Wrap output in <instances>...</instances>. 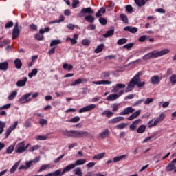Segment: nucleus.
<instances>
[{
    "mask_svg": "<svg viewBox=\"0 0 176 176\" xmlns=\"http://www.w3.org/2000/svg\"><path fill=\"white\" fill-rule=\"evenodd\" d=\"M62 134L66 137H71L72 138H85L89 135V132L86 131L64 130L62 131Z\"/></svg>",
    "mask_w": 176,
    "mask_h": 176,
    "instance_id": "f257e3e1",
    "label": "nucleus"
},
{
    "mask_svg": "<svg viewBox=\"0 0 176 176\" xmlns=\"http://www.w3.org/2000/svg\"><path fill=\"white\" fill-rule=\"evenodd\" d=\"M141 75H142V72H139L133 78L131 79L128 83V89H134L135 86H138L139 88L144 87V86H145V81L140 82L141 80L140 76H141Z\"/></svg>",
    "mask_w": 176,
    "mask_h": 176,
    "instance_id": "f03ea898",
    "label": "nucleus"
},
{
    "mask_svg": "<svg viewBox=\"0 0 176 176\" xmlns=\"http://www.w3.org/2000/svg\"><path fill=\"white\" fill-rule=\"evenodd\" d=\"M166 118V115L164 113H161L160 116L153 122V120H151L148 122V126L149 129H152V127H155L158 123H160V122H163L164 119Z\"/></svg>",
    "mask_w": 176,
    "mask_h": 176,
    "instance_id": "7ed1b4c3",
    "label": "nucleus"
},
{
    "mask_svg": "<svg viewBox=\"0 0 176 176\" xmlns=\"http://www.w3.org/2000/svg\"><path fill=\"white\" fill-rule=\"evenodd\" d=\"M28 146H30V144L25 146V142H21L16 146L15 152L16 153H23L25 152Z\"/></svg>",
    "mask_w": 176,
    "mask_h": 176,
    "instance_id": "20e7f679",
    "label": "nucleus"
},
{
    "mask_svg": "<svg viewBox=\"0 0 176 176\" xmlns=\"http://www.w3.org/2000/svg\"><path fill=\"white\" fill-rule=\"evenodd\" d=\"M168 53H170V50L168 49H164L160 52L154 50L151 52V56L153 58H157L162 57V56H165V54H168Z\"/></svg>",
    "mask_w": 176,
    "mask_h": 176,
    "instance_id": "39448f33",
    "label": "nucleus"
},
{
    "mask_svg": "<svg viewBox=\"0 0 176 176\" xmlns=\"http://www.w3.org/2000/svg\"><path fill=\"white\" fill-rule=\"evenodd\" d=\"M32 96V93H28L25 95H23L19 99V102L20 104H27V102H30L31 101V96Z\"/></svg>",
    "mask_w": 176,
    "mask_h": 176,
    "instance_id": "423d86ee",
    "label": "nucleus"
},
{
    "mask_svg": "<svg viewBox=\"0 0 176 176\" xmlns=\"http://www.w3.org/2000/svg\"><path fill=\"white\" fill-rule=\"evenodd\" d=\"M123 93H124V91L120 90L119 91L118 94H110L107 100V101H115V100H118L120 97V96H122Z\"/></svg>",
    "mask_w": 176,
    "mask_h": 176,
    "instance_id": "0eeeda50",
    "label": "nucleus"
},
{
    "mask_svg": "<svg viewBox=\"0 0 176 176\" xmlns=\"http://www.w3.org/2000/svg\"><path fill=\"white\" fill-rule=\"evenodd\" d=\"M86 13L89 14H93L94 13V10L91 9V8L88 7L87 8H82L81 11L78 14V17H83Z\"/></svg>",
    "mask_w": 176,
    "mask_h": 176,
    "instance_id": "6e6552de",
    "label": "nucleus"
},
{
    "mask_svg": "<svg viewBox=\"0 0 176 176\" xmlns=\"http://www.w3.org/2000/svg\"><path fill=\"white\" fill-rule=\"evenodd\" d=\"M20 36V28L19 23H16L12 30V39H17Z\"/></svg>",
    "mask_w": 176,
    "mask_h": 176,
    "instance_id": "1a4fd4ad",
    "label": "nucleus"
},
{
    "mask_svg": "<svg viewBox=\"0 0 176 176\" xmlns=\"http://www.w3.org/2000/svg\"><path fill=\"white\" fill-rule=\"evenodd\" d=\"M17 126H19V121H16L13 123V124H12L7 130L6 132V138H8L10 134L12 133V132L13 131V130H16V128L17 127Z\"/></svg>",
    "mask_w": 176,
    "mask_h": 176,
    "instance_id": "9d476101",
    "label": "nucleus"
},
{
    "mask_svg": "<svg viewBox=\"0 0 176 176\" xmlns=\"http://www.w3.org/2000/svg\"><path fill=\"white\" fill-rule=\"evenodd\" d=\"M135 111L133 107H129L125 108L121 113H120V116H124L125 115H130V113H133Z\"/></svg>",
    "mask_w": 176,
    "mask_h": 176,
    "instance_id": "9b49d317",
    "label": "nucleus"
},
{
    "mask_svg": "<svg viewBox=\"0 0 176 176\" xmlns=\"http://www.w3.org/2000/svg\"><path fill=\"white\" fill-rule=\"evenodd\" d=\"M96 104H89L87 107L80 109L78 112L79 113H83V112H89V111H93L96 108Z\"/></svg>",
    "mask_w": 176,
    "mask_h": 176,
    "instance_id": "f8f14e48",
    "label": "nucleus"
},
{
    "mask_svg": "<svg viewBox=\"0 0 176 176\" xmlns=\"http://www.w3.org/2000/svg\"><path fill=\"white\" fill-rule=\"evenodd\" d=\"M110 134H111V131H109V129H106L104 131H102V133H100V138L104 140L105 138H108V137H109Z\"/></svg>",
    "mask_w": 176,
    "mask_h": 176,
    "instance_id": "ddd939ff",
    "label": "nucleus"
},
{
    "mask_svg": "<svg viewBox=\"0 0 176 176\" xmlns=\"http://www.w3.org/2000/svg\"><path fill=\"white\" fill-rule=\"evenodd\" d=\"M141 123V119L135 120L129 126L130 130H132V131H134L137 127H138V124Z\"/></svg>",
    "mask_w": 176,
    "mask_h": 176,
    "instance_id": "4468645a",
    "label": "nucleus"
},
{
    "mask_svg": "<svg viewBox=\"0 0 176 176\" xmlns=\"http://www.w3.org/2000/svg\"><path fill=\"white\" fill-rule=\"evenodd\" d=\"M124 31H129L132 34H135V32H138V28L136 27H131V26H126L124 28Z\"/></svg>",
    "mask_w": 176,
    "mask_h": 176,
    "instance_id": "2eb2a0df",
    "label": "nucleus"
},
{
    "mask_svg": "<svg viewBox=\"0 0 176 176\" xmlns=\"http://www.w3.org/2000/svg\"><path fill=\"white\" fill-rule=\"evenodd\" d=\"M78 38H79V35L75 34H74V38H73L67 37L66 38V41H67V42H68V41H70L72 45H76V43H78Z\"/></svg>",
    "mask_w": 176,
    "mask_h": 176,
    "instance_id": "dca6fc26",
    "label": "nucleus"
},
{
    "mask_svg": "<svg viewBox=\"0 0 176 176\" xmlns=\"http://www.w3.org/2000/svg\"><path fill=\"white\" fill-rule=\"evenodd\" d=\"M44 29H40L39 32L35 34V38L37 41H42L43 39Z\"/></svg>",
    "mask_w": 176,
    "mask_h": 176,
    "instance_id": "f3484780",
    "label": "nucleus"
},
{
    "mask_svg": "<svg viewBox=\"0 0 176 176\" xmlns=\"http://www.w3.org/2000/svg\"><path fill=\"white\" fill-rule=\"evenodd\" d=\"M127 155L126 154L117 156L113 158V163H118V162H121V160H126Z\"/></svg>",
    "mask_w": 176,
    "mask_h": 176,
    "instance_id": "a211bd4d",
    "label": "nucleus"
},
{
    "mask_svg": "<svg viewBox=\"0 0 176 176\" xmlns=\"http://www.w3.org/2000/svg\"><path fill=\"white\" fill-rule=\"evenodd\" d=\"M151 83L153 85H159L160 83V77L159 76H153L151 78Z\"/></svg>",
    "mask_w": 176,
    "mask_h": 176,
    "instance_id": "6ab92c4d",
    "label": "nucleus"
},
{
    "mask_svg": "<svg viewBox=\"0 0 176 176\" xmlns=\"http://www.w3.org/2000/svg\"><path fill=\"white\" fill-rule=\"evenodd\" d=\"M141 114V110H138L136 112L133 113L131 116H130L127 120H134L136 118H138Z\"/></svg>",
    "mask_w": 176,
    "mask_h": 176,
    "instance_id": "aec40b11",
    "label": "nucleus"
},
{
    "mask_svg": "<svg viewBox=\"0 0 176 176\" xmlns=\"http://www.w3.org/2000/svg\"><path fill=\"white\" fill-rule=\"evenodd\" d=\"M93 85H111L112 83V81L110 80H99V81H93Z\"/></svg>",
    "mask_w": 176,
    "mask_h": 176,
    "instance_id": "412c9836",
    "label": "nucleus"
},
{
    "mask_svg": "<svg viewBox=\"0 0 176 176\" xmlns=\"http://www.w3.org/2000/svg\"><path fill=\"white\" fill-rule=\"evenodd\" d=\"M14 64L15 65V68L17 69H21V67H23V63H21V60L20 58H16L14 61Z\"/></svg>",
    "mask_w": 176,
    "mask_h": 176,
    "instance_id": "4be33fe9",
    "label": "nucleus"
},
{
    "mask_svg": "<svg viewBox=\"0 0 176 176\" xmlns=\"http://www.w3.org/2000/svg\"><path fill=\"white\" fill-rule=\"evenodd\" d=\"M9 68V63L8 62L0 63V71H8Z\"/></svg>",
    "mask_w": 176,
    "mask_h": 176,
    "instance_id": "5701e85b",
    "label": "nucleus"
},
{
    "mask_svg": "<svg viewBox=\"0 0 176 176\" xmlns=\"http://www.w3.org/2000/svg\"><path fill=\"white\" fill-rule=\"evenodd\" d=\"M104 157H105V153H100L95 155L92 159H94V160H101V159H104Z\"/></svg>",
    "mask_w": 176,
    "mask_h": 176,
    "instance_id": "b1692460",
    "label": "nucleus"
},
{
    "mask_svg": "<svg viewBox=\"0 0 176 176\" xmlns=\"http://www.w3.org/2000/svg\"><path fill=\"white\" fill-rule=\"evenodd\" d=\"M50 133H47L46 135H38L36 138V141H45L49 138Z\"/></svg>",
    "mask_w": 176,
    "mask_h": 176,
    "instance_id": "393cba45",
    "label": "nucleus"
},
{
    "mask_svg": "<svg viewBox=\"0 0 176 176\" xmlns=\"http://www.w3.org/2000/svg\"><path fill=\"white\" fill-rule=\"evenodd\" d=\"M173 170H175V164L172 161L166 166V171L170 172L173 171Z\"/></svg>",
    "mask_w": 176,
    "mask_h": 176,
    "instance_id": "a878e982",
    "label": "nucleus"
},
{
    "mask_svg": "<svg viewBox=\"0 0 176 176\" xmlns=\"http://www.w3.org/2000/svg\"><path fill=\"white\" fill-rule=\"evenodd\" d=\"M49 168H52L51 164H44L41 166L39 170H38V173H42V171H45V170H47Z\"/></svg>",
    "mask_w": 176,
    "mask_h": 176,
    "instance_id": "bb28decb",
    "label": "nucleus"
},
{
    "mask_svg": "<svg viewBox=\"0 0 176 176\" xmlns=\"http://www.w3.org/2000/svg\"><path fill=\"white\" fill-rule=\"evenodd\" d=\"M102 115L106 116V118H112L113 116V113L109 110H105Z\"/></svg>",
    "mask_w": 176,
    "mask_h": 176,
    "instance_id": "cd10ccee",
    "label": "nucleus"
},
{
    "mask_svg": "<svg viewBox=\"0 0 176 176\" xmlns=\"http://www.w3.org/2000/svg\"><path fill=\"white\" fill-rule=\"evenodd\" d=\"M27 80H28L27 78H25L23 80H19L16 82V85L19 87H21L23 86H25V83H27Z\"/></svg>",
    "mask_w": 176,
    "mask_h": 176,
    "instance_id": "c85d7f7f",
    "label": "nucleus"
},
{
    "mask_svg": "<svg viewBox=\"0 0 176 176\" xmlns=\"http://www.w3.org/2000/svg\"><path fill=\"white\" fill-rule=\"evenodd\" d=\"M63 69H66V71H72L74 69V66L71 64L64 63L63 64Z\"/></svg>",
    "mask_w": 176,
    "mask_h": 176,
    "instance_id": "c756f323",
    "label": "nucleus"
},
{
    "mask_svg": "<svg viewBox=\"0 0 176 176\" xmlns=\"http://www.w3.org/2000/svg\"><path fill=\"white\" fill-rule=\"evenodd\" d=\"M124 118L123 117H116L113 119H111L109 122L110 123H118V122H122V120H124Z\"/></svg>",
    "mask_w": 176,
    "mask_h": 176,
    "instance_id": "7c9ffc66",
    "label": "nucleus"
},
{
    "mask_svg": "<svg viewBox=\"0 0 176 176\" xmlns=\"http://www.w3.org/2000/svg\"><path fill=\"white\" fill-rule=\"evenodd\" d=\"M115 34V30L111 29L106 32V34H103L104 38H109V36H112Z\"/></svg>",
    "mask_w": 176,
    "mask_h": 176,
    "instance_id": "2f4dec72",
    "label": "nucleus"
},
{
    "mask_svg": "<svg viewBox=\"0 0 176 176\" xmlns=\"http://www.w3.org/2000/svg\"><path fill=\"white\" fill-rule=\"evenodd\" d=\"M145 130H146V126L141 125L137 129V133H138L139 134H142L143 133H145Z\"/></svg>",
    "mask_w": 176,
    "mask_h": 176,
    "instance_id": "473e14b6",
    "label": "nucleus"
},
{
    "mask_svg": "<svg viewBox=\"0 0 176 176\" xmlns=\"http://www.w3.org/2000/svg\"><path fill=\"white\" fill-rule=\"evenodd\" d=\"M104 50V44H100L97 46L96 49L94 50V53H101Z\"/></svg>",
    "mask_w": 176,
    "mask_h": 176,
    "instance_id": "72a5a7b5",
    "label": "nucleus"
},
{
    "mask_svg": "<svg viewBox=\"0 0 176 176\" xmlns=\"http://www.w3.org/2000/svg\"><path fill=\"white\" fill-rule=\"evenodd\" d=\"M135 3H136V5L138 6H139L140 8L145 6V4L146 3L145 0H135Z\"/></svg>",
    "mask_w": 176,
    "mask_h": 176,
    "instance_id": "f704fd0d",
    "label": "nucleus"
},
{
    "mask_svg": "<svg viewBox=\"0 0 176 176\" xmlns=\"http://www.w3.org/2000/svg\"><path fill=\"white\" fill-rule=\"evenodd\" d=\"M120 18L122 21H123V23H124L125 24H127L129 23V18L127 17V15L124 14H121Z\"/></svg>",
    "mask_w": 176,
    "mask_h": 176,
    "instance_id": "c9c22d12",
    "label": "nucleus"
},
{
    "mask_svg": "<svg viewBox=\"0 0 176 176\" xmlns=\"http://www.w3.org/2000/svg\"><path fill=\"white\" fill-rule=\"evenodd\" d=\"M6 126V123L2 121H0V135L5 131V127Z\"/></svg>",
    "mask_w": 176,
    "mask_h": 176,
    "instance_id": "e433bc0d",
    "label": "nucleus"
},
{
    "mask_svg": "<svg viewBox=\"0 0 176 176\" xmlns=\"http://www.w3.org/2000/svg\"><path fill=\"white\" fill-rule=\"evenodd\" d=\"M85 20L88 21V23H94L95 18L91 14H89L85 16Z\"/></svg>",
    "mask_w": 176,
    "mask_h": 176,
    "instance_id": "4c0bfd02",
    "label": "nucleus"
},
{
    "mask_svg": "<svg viewBox=\"0 0 176 176\" xmlns=\"http://www.w3.org/2000/svg\"><path fill=\"white\" fill-rule=\"evenodd\" d=\"M124 43H127V38H122L117 41V44L119 45H124Z\"/></svg>",
    "mask_w": 176,
    "mask_h": 176,
    "instance_id": "58836bf2",
    "label": "nucleus"
},
{
    "mask_svg": "<svg viewBox=\"0 0 176 176\" xmlns=\"http://www.w3.org/2000/svg\"><path fill=\"white\" fill-rule=\"evenodd\" d=\"M85 80L81 79V78H78L76 80H74L71 85L72 86H76L77 85H80V83H82V82H84Z\"/></svg>",
    "mask_w": 176,
    "mask_h": 176,
    "instance_id": "ea45409f",
    "label": "nucleus"
},
{
    "mask_svg": "<svg viewBox=\"0 0 176 176\" xmlns=\"http://www.w3.org/2000/svg\"><path fill=\"white\" fill-rule=\"evenodd\" d=\"M60 43H61V40L60 39L53 40L50 43V46L51 47H52V46L60 45Z\"/></svg>",
    "mask_w": 176,
    "mask_h": 176,
    "instance_id": "a19ab883",
    "label": "nucleus"
},
{
    "mask_svg": "<svg viewBox=\"0 0 176 176\" xmlns=\"http://www.w3.org/2000/svg\"><path fill=\"white\" fill-rule=\"evenodd\" d=\"M16 96H17V91H12V94H10L8 96V100L12 101V100H13L14 98V97H16Z\"/></svg>",
    "mask_w": 176,
    "mask_h": 176,
    "instance_id": "79ce46f5",
    "label": "nucleus"
},
{
    "mask_svg": "<svg viewBox=\"0 0 176 176\" xmlns=\"http://www.w3.org/2000/svg\"><path fill=\"white\" fill-rule=\"evenodd\" d=\"M14 151V146L11 145L8 146V148L6 149V153H8V155H10V153H12Z\"/></svg>",
    "mask_w": 176,
    "mask_h": 176,
    "instance_id": "37998d69",
    "label": "nucleus"
},
{
    "mask_svg": "<svg viewBox=\"0 0 176 176\" xmlns=\"http://www.w3.org/2000/svg\"><path fill=\"white\" fill-rule=\"evenodd\" d=\"M169 80L172 85L176 84V74H173L170 78Z\"/></svg>",
    "mask_w": 176,
    "mask_h": 176,
    "instance_id": "c03bdc74",
    "label": "nucleus"
},
{
    "mask_svg": "<svg viewBox=\"0 0 176 176\" xmlns=\"http://www.w3.org/2000/svg\"><path fill=\"white\" fill-rule=\"evenodd\" d=\"M38 74V69H34L32 72L29 74V78H32L33 76H36Z\"/></svg>",
    "mask_w": 176,
    "mask_h": 176,
    "instance_id": "a18cd8bd",
    "label": "nucleus"
},
{
    "mask_svg": "<svg viewBox=\"0 0 176 176\" xmlns=\"http://www.w3.org/2000/svg\"><path fill=\"white\" fill-rule=\"evenodd\" d=\"M80 120V118L76 116V117H74V118L70 119V120H69V122L70 123H78V122H79Z\"/></svg>",
    "mask_w": 176,
    "mask_h": 176,
    "instance_id": "49530a36",
    "label": "nucleus"
},
{
    "mask_svg": "<svg viewBox=\"0 0 176 176\" xmlns=\"http://www.w3.org/2000/svg\"><path fill=\"white\" fill-rule=\"evenodd\" d=\"M142 58H143V60H144V61H146V60H149L150 58H153L152 53L149 52L148 54L143 56Z\"/></svg>",
    "mask_w": 176,
    "mask_h": 176,
    "instance_id": "de8ad7c7",
    "label": "nucleus"
},
{
    "mask_svg": "<svg viewBox=\"0 0 176 176\" xmlns=\"http://www.w3.org/2000/svg\"><path fill=\"white\" fill-rule=\"evenodd\" d=\"M31 122H32V120L31 118H28L25 122V127L28 129V127L31 126Z\"/></svg>",
    "mask_w": 176,
    "mask_h": 176,
    "instance_id": "09e8293b",
    "label": "nucleus"
},
{
    "mask_svg": "<svg viewBox=\"0 0 176 176\" xmlns=\"http://www.w3.org/2000/svg\"><path fill=\"white\" fill-rule=\"evenodd\" d=\"M65 17L63 15H60L59 16V20H56L55 21L50 22V24H54V23H61V21H64Z\"/></svg>",
    "mask_w": 176,
    "mask_h": 176,
    "instance_id": "8fccbe9b",
    "label": "nucleus"
},
{
    "mask_svg": "<svg viewBox=\"0 0 176 176\" xmlns=\"http://www.w3.org/2000/svg\"><path fill=\"white\" fill-rule=\"evenodd\" d=\"M17 167H19V164L15 163L14 165L10 169V174H13L17 170Z\"/></svg>",
    "mask_w": 176,
    "mask_h": 176,
    "instance_id": "3c124183",
    "label": "nucleus"
},
{
    "mask_svg": "<svg viewBox=\"0 0 176 176\" xmlns=\"http://www.w3.org/2000/svg\"><path fill=\"white\" fill-rule=\"evenodd\" d=\"M74 171L75 175H82V169H80V168H76Z\"/></svg>",
    "mask_w": 176,
    "mask_h": 176,
    "instance_id": "603ef678",
    "label": "nucleus"
},
{
    "mask_svg": "<svg viewBox=\"0 0 176 176\" xmlns=\"http://www.w3.org/2000/svg\"><path fill=\"white\" fill-rule=\"evenodd\" d=\"M149 37L146 35H143L141 36L140 37H139L138 41L139 42H145V41H146V39H148Z\"/></svg>",
    "mask_w": 176,
    "mask_h": 176,
    "instance_id": "864d4df0",
    "label": "nucleus"
},
{
    "mask_svg": "<svg viewBox=\"0 0 176 176\" xmlns=\"http://www.w3.org/2000/svg\"><path fill=\"white\" fill-rule=\"evenodd\" d=\"M90 40L85 38L82 40V45H83V46H89V45H90Z\"/></svg>",
    "mask_w": 176,
    "mask_h": 176,
    "instance_id": "5fc2aeb1",
    "label": "nucleus"
},
{
    "mask_svg": "<svg viewBox=\"0 0 176 176\" xmlns=\"http://www.w3.org/2000/svg\"><path fill=\"white\" fill-rule=\"evenodd\" d=\"M126 87L125 84L118 83L114 87V89H124Z\"/></svg>",
    "mask_w": 176,
    "mask_h": 176,
    "instance_id": "6e6d98bb",
    "label": "nucleus"
},
{
    "mask_svg": "<svg viewBox=\"0 0 176 176\" xmlns=\"http://www.w3.org/2000/svg\"><path fill=\"white\" fill-rule=\"evenodd\" d=\"M111 108H113L112 109L113 112H118L119 109V104H117V103L113 104Z\"/></svg>",
    "mask_w": 176,
    "mask_h": 176,
    "instance_id": "4d7b16f0",
    "label": "nucleus"
},
{
    "mask_svg": "<svg viewBox=\"0 0 176 176\" xmlns=\"http://www.w3.org/2000/svg\"><path fill=\"white\" fill-rule=\"evenodd\" d=\"M41 148L39 145H34L29 149V152H34V151H38Z\"/></svg>",
    "mask_w": 176,
    "mask_h": 176,
    "instance_id": "13d9d810",
    "label": "nucleus"
},
{
    "mask_svg": "<svg viewBox=\"0 0 176 176\" xmlns=\"http://www.w3.org/2000/svg\"><path fill=\"white\" fill-rule=\"evenodd\" d=\"M151 102H153V98H148L146 99V100L144 101V104L145 105H149V104H151Z\"/></svg>",
    "mask_w": 176,
    "mask_h": 176,
    "instance_id": "bf43d9fd",
    "label": "nucleus"
},
{
    "mask_svg": "<svg viewBox=\"0 0 176 176\" xmlns=\"http://www.w3.org/2000/svg\"><path fill=\"white\" fill-rule=\"evenodd\" d=\"M10 107H12V104L8 103L6 105L0 107V111H2L3 109H9V108H10Z\"/></svg>",
    "mask_w": 176,
    "mask_h": 176,
    "instance_id": "052dcab7",
    "label": "nucleus"
},
{
    "mask_svg": "<svg viewBox=\"0 0 176 176\" xmlns=\"http://www.w3.org/2000/svg\"><path fill=\"white\" fill-rule=\"evenodd\" d=\"M99 23H100V24H102V25H107V19H105V18L100 17L99 19Z\"/></svg>",
    "mask_w": 176,
    "mask_h": 176,
    "instance_id": "680f3d73",
    "label": "nucleus"
},
{
    "mask_svg": "<svg viewBox=\"0 0 176 176\" xmlns=\"http://www.w3.org/2000/svg\"><path fill=\"white\" fill-rule=\"evenodd\" d=\"M78 5H79V1L78 0H73L72 6L74 8V9L76 8Z\"/></svg>",
    "mask_w": 176,
    "mask_h": 176,
    "instance_id": "e2e57ef3",
    "label": "nucleus"
},
{
    "mask_svg": "<svg viewBox=\"0 0 176 176\" xmlns=\"http://www.w3.org/2000/svg\"><path fill=\"white\" fill-rule=\"evenodd\" d=\"M133 46H134V43H131L124 45L123 47H124V49H131Z\"/></svg>",
    "mask_w": 176,
    "mask_h": 176,
    "instance_id": "0e129e2a",
    "label": "nucleus"
},
{
    "mask_svg": "<svg viewBox=\"0 0 176 176\" xmlns=\"http://www.w3.org/2000/svg\"><path fill=\"white\" fill-rule=\"evenodd\" d=\"M126 10L129 13H133V7L130 5L126 6Z\"/></svg>",
    "mask_w": 176,
    "mask_h": 176,
    "instance_id": "69168bd1",
    "label": "nucleus"
},
{
    "mask_svg": "<svg viewBox=\"0 0 176 176\" xmlns=\"http://www.w3.org/2000/svg\"><path fill=\"white\" fill-rule=\"evenodd\" d=\"M13 22L12 21H9L8 23H7L5 25L6 28H12V27L13 26Z\"/></svg>",
    "mask_w": 176,
    "mask_h": 176,
    "instance_id": "338daca9",
    "label": "nucleus"
},
{
    "mask_svg": "<svg viewBox=\"0 0 176 176\" xmlns=\"http://www.w3.org/2000/svg\"><path fill=\"white\" fill-rule=\"evenodd\" d=\"M39 124L41 126H43L44 124H47V121L46 120H45V119H40Z\"/></svg>",
    "mask_w": 176,
    "mask_h": 176,
    "instance_id": "774afa93",
    "label": "nucleus"
}]
</instances>
